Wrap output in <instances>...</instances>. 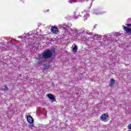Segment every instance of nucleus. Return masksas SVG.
I'll return each instance as SVG.
<instances>
[{
    "mask_svg": "<svg viewBox=\"0 0 131 131\" xmlns=\"http://www.w3.org/2000/svg\"><path fill=\"white\" fill-rule=\"evenodd\" d=\"M30 128H32V127H34V125L32 123H30L29 125Z\"/></svg>",
    "mask_w": 131,
    "mask_h": 131,
    "instance_id": "obj_14",
    "label": "nucleus"
},
{
    "mask_svg": "<svg viewBox=\"0 0 131 131\" xmlns=\"http://www.w3.org/2000/svg\"><path fill=\"white\" fill-rule=\"evenodd\" d=\"M81 14H82L81 16H84V21L88 20V18H90V14H89V13H88V11H84L82 12Z\"/></svg>",
    "mask_w": 131,
    "mask_h": 131,
    "instance_id": "obj_4",
    "label": "nucleus"
},
{
    "mask_svg": "<svg viewBox=\"0 0 131 131\" xmlns=\"http://www.w3.org/2000/svg\"><path fill=\"white\" fill-rule=\"evenodd\" d=\"M52 32L54 33V34H57L59 30H58V28L56 27H52L51 29Z\"/></svg>",
    "mask_w": 131,
    "mask_h": 131,
    "instance_id": "obj_6",
    "label": "nucleus"
},
{
    "mask_svg": "<svg viewBox=\"0 0 131 131\" xmlns=\"http://www.w3.org/2000/svg\"><path fill=\"white\" fill-rule=\"evenodd\" d=\"M85 0H69V3L70 4H73V3H76L77 2H84Z\"/></svg>",
    "mask_w": 131,
    "mask_h": 131,
    "instance_id": "obj_10",
    "label": "nucleus"
},
{
    "mask_svg": "<svg viewBox=\"0 0 131 131\" xmlns=\"http://www.w3.org/2000/svg\"><path fill=\"white\" fill-rule=\"evenodd\" d=\"M114 83H115V81L113 79H111L110 82L109 83V86L111 88H112V86L114 85Z\"/></svg>",
    "mask_w": 131,
    "mask_h": 131,
    "instance_id": "obj_9",
    "label": "nucleus"
},
{
    "mask_svg": "<svg viewBox=\"0 0 131 131\" xmlns=\"http://www.w3.org/2000/svg\"><path fill=\"white\" fill-rule=\"evenodd\" d=\"M69 32L71 34H75L76 33L75 35V37L76 38H77L80 36V33H82V34H83V33H86V34L88 35H93V33H89L86 30H84L82 32H81L77 30L76 28L71 29Z\"/></svg>",
    "mask_w": 131,
    "mask_h": 131,
    "instance_id": "obj_2",
    "label": "nucleus"
},
{
    "mask_svg": "<svg viewBox=\"0 0 131 131\" xmlns=\"http://www.w3.org/2000/svg\"><path fill=\"white\" fill-rule=\"evenodd\" d=\"M79 16V12L78 11H76L75 12V19H77L78 17Z\"/></svg>",
    "mask_w": 131,
    "mask_h": 131,
    "instance_id": "obj_11",
    "label": "nucleus"
},
{
    "mask_svg": "<svg viewBox=\"0 0 131 131\" xmlns=\"http://www.w3.org/2000/svg\"><path fill=\"white\" fill-rule=\"evenodd\" d=\"M126 26H127V27L123 26L124 30L126 32L127 34H130L131 35V24H126ZM129 27H130V28H128Z\"/></svg>",
    "mask_w": 131,
    "mask_h": 131,
    "instance_id": "obj_3",
    "label": "nucleus"
},
{
    "mask_svg": "<svg viewBox=\"0 0 131 131\" xmlns=\"http://www.w3.org/2000/svg\"><path fill=\"white\" fill-rule=\"evenodd\" d=\"M127 21L128 23H129V21H131V18H128Z\"/></svg>",
    "mask_w": 131,
    "mask_h": 131,
    "instance_id": "obj_18",
    "label": "nucleus"
},
{
    "mask_svg": "<svg viewBox=\"0 0 131 131\" xmlns=\"http://www.w3.org/2000/svg\"><path fill=\"white\" fill-rule=\"evenodd\" d=\"M90 37H91V38H92V36H90Z\"/></svg>",
    "mask_w": 131,
    "mask_h": 131,
    "instance_id": "obj_20",
    "label": "nucleus"
},
{
    "mask_svg": "<svg viewBox=\"0 0 131 131\" xmlns=\"http://www.w3.org/2000/svg\"><path fill=\"white\" fill-rule=\"evenodd\" d=\"M92 4H90V8H91V7H92Z\"/></svg>",
    "mask_w": 131,
    "mask_h": 131,
    "instance_id": "obj_19",
    "label": "nucleus"
},
{
    "mask_svg": "<svg viewBox=\"0 0 131 131\" xmlns=\"http://www.w3.org/2000/svg\"><path fill=\"white\" fill-rule=\"evenodd\" d=\"M27 120L29 123H33L34 120L31 116H27Z\"/></svg>",
    "mask_w": 131,
    "mask_h": 131,
    "instance_id": "obj_5",
    "label": "nucleus"
},
{
    "mask_svg": "<svg viewBox=\"0 0 131 131\" xmlns=\"http://www.w3.org/2000/svg\"><path fill=\"white\" fill-rule=\"evenodd\" d=\"M48 98H49V99H50V100H52V102H55V101H56L55 96L52 94H48Z\"/></svg>",
    "mask_w": 131,
    "mask_h": 131,
    "instance_id": "obj_7",
    "label": "nucleus"
},
{
    "mask_svg": "<svg viewBox=\"0 0 131 131\" xmlns=\"http://www.w3.org/2000/svg\"><path fill=\"white\" fill-rule=\"evenodd\" d=\"M73 51L74 53H75L76 51H77V46L76 45H75L73 48Z\"/></svg>",
    "mask_w": 131,
    "mask_h": 131,
    "instance_id": "obj_12",
    "label": "nucleus"
},
{
    "mask_svg": "<svg viewBox=\"0 0 131 131\" xmlns=\"http://www.w3.org/2000/svg\"><path fill=\"white\" fill-rule=\"evenodd\" d=\"M50 68V66H46L45 67L46 69H49Z\"/></svg>",
    "mask_w": 131,
    "mask_h": 131,
    "instance_id": "obj_16",
    "label": "nucleus"
},
{
    "mask_svg": "<svg viewBox=\"0 0 131 131\" xmlns=\"http://www.w3.org/2000/svg\"><path fill=\"white\" fill-rule=\"evenodd\" d=\"M52 56H53V52L51 50H47L42 53V55L38 54V58H37V60H38L37 64H41L42 61H43V59H49L51 58Z\"/></svg>",
    "mask_w": 131,
    "mask_h": 131,
    "instance_id": "obj_1",
    "label": "nucleus"
},
{
    "mask_svg": "<svg viewBox=\"0 0 131 131\" xmlns=\"http://www.w3.org/2000/svg\"><path fill=\"white\" fill-rule=\"evenodd\" d=\"M128 131H130V130H129Z\"/></svg>",
    "mask_w": 131,
    "mask_h": 131,
    "instance_id": "obj_21",
    "label": "nucleus"
},
{
    "mask_svg": "<svg viewBox=\"0 0 131 131\" xmlns=\"http://www.w3.org/2000/svg\"><path fill=\"white\" fill-rule=\"evenodd\" d=\"M3 91H8V90H9V89H8V87H7L6 86H3Z\"/></svg>",
    "mask_w": 131,
    "mask_h": 131,
    "instance_id": "obj_13",
    "label": "nucleus"
},
{
    "mask_svg": "<svg viewBox=\"0 0 131 131\" xmlns=\"http://www.w3.org/2000/svg\"><path fill=\"white\" fill-rule=\"evenodd\" d=\"M108 118V114H103L101 116V119L102 120H106Z\"/></svg>",
    "mask_w": 131,
    "mask_h": 131,
    "instance_id": "obj_8",
    "label": "nucleus"
},
{
    "mask_svg": "<svg viewBox=\"0 0 131 131\" xmlns=\"http://www.w3.org/2000/svg\"><path fill=\"white\" fill-rule=\"evenodd\" d=\"M128 128L129 129H131V124L128 125Z\"/></svg>",
    "mask_w": 131,
    "mask_h": 131,
    "instance_id": "obj_17",
    "label": "nucleus"
},
{
    "mask_svg": "<svg viewBox=\"0 0 131 131\" xmlns=\"http://www.w3.org/2000/svg\"><path fill=\"white\" fill-rule=\"evenodd\" d=\"M62 27L64 29H66V28H67V25H66V24H64L62 25Z\"/></svg>",
    "mask_w": 131,
    "mask_h": 131,
    "instance_id": "obj_15",
    "label": "nucleus"
}]
</instances>
